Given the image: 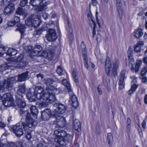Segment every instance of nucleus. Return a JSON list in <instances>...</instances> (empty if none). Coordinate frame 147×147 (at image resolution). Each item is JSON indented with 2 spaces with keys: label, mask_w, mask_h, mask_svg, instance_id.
<instances>
[{
  "label": "nucleus",
  "mask_w": 147,
  "mask_h": 147,
  "mask_svg": "<svg viewBox=\"0 0 147 147\" xmlns=\"http://www.w3.org/2000/svg\"><path fill=\"white\" fill-rule=\"evenodd\" d=\"M46 90L47 93L44 96L42 102L37 103L36 105L40 108L46 107L49 103L54 102L56 99L55 94L56 93L57 90L55 88L50 86L47 88Z\"/></svg>",
  "instance_id": "f257e3e1"
},
{
  "label": "nucleus",
  "mask_w": 147,
  "mask_h": 147,
  "mask_svg": "<svg viewBox=\"0 0 147 147\" xmlns=\"http://www.w3.org/2000/svg\"><path fill=\"white\" fill-rule=\"evenodd\" d=\"M120 64L117 59H114L111 62L110 59L107 57L105 61V71L107 76L110 77L113 75L114 77L117 76V71Z\"/></svg>",
  "instance_id": "f03ea898"
},
{
  "label": "nucleus",
  "mask_w": 147,
  "mask_h": 147,
  "mask_svg": "<svg viewBox=\"0 0 147 147\" xmlns=\"http://www.w3.org/2000/svg\"><path fill=\"white\" fill-rule=\"evenodd\" d=\"M26 115V123L22 122V124L25 131H28L29 128L32 127L33 126H35L37 124V121L34 120L31 117L30 114L27 112ZM26 113L25 111H24L22 109H20V114L22 115L24 113Z\"/></svg>",
  "instance_id": "7ed1b4c3"
},
{
  "label": "nucleus",
  "mask_w": 147,
  "mask_h": 147,
  "mask_svg": "<svg viewBox=\"0 0 147 147\" xmlns=\"http://www.w3.org/2000/svg\"><path fill=\"white\" fill-rule=\"evenodd\" d=\"M25 91V85L22 84L19 86L17 90V95L16 96V101L18 107L22 108H24L26 105L25 102L23 99V94H24Z\"/></svg>",
  "instance_id": "20e7f679"
},
{
  "label": "nucleus",
  "mask_w": 147,
  "mask_h": 147,
  "mask_svg": "<svg viewBox=\"0 0 147 147\" xmlns=\"http://www.w3.org/2000/svg\"><path fill=\"white\" fill-rule=\"evenodd\" d=\"M42 47L39 45H38L35 47L33 50L30 52V55L31 56H34L37 55L40 52L42 53L43 52L45 54L43 55L42 54L41 55H45L49 57H52L53 56V52H50L45 53V51H42Z\"/></svg>",
  "instance_id": "39448f33"
},
{
  "label": "nucleus",
  "mask_w": 147,
  "mask_h": 147,
  "mask_svg": "<svg viewBox=\"0 0 147 147\" xmlns=\"http://www.w3.org/2000/svg\"><path fill=\"white\" fill-rule=\"evenodd\" d=\"M2 98L3 104L5 107H9L15 105L13 99L10 93H7L3 95Z\"/></svg>",
  "instance_id": "423d86ee"
},
{
  "label": "nucleus",
  "mask_w": 147,
  "mask_h": 147,
  "mask_svg": "<svg viewBox=\"0 0 147 147\" xmlns=\"http://www.w3.org/2000/svg\"><path fill=\"white\" fill-rule=\"evenodd\" d=\"M45 94L44 89L41 86H37L34 89V94H35L36 98L40 99L42 102Z\"/></svg>",
  "instance_id": "0eeeda50"
},
{
  "label": "nucleus",
  "mask_w": 147,
  "mask_h": 147,
  "mask_svg": "<svg viewBox=\"0 0 147 147\" xmlns=\"http://www.w3.org/2000/svg\"><path fill=\"white\" fill-rule=\"evenodd\" d=\"M22 125L18 123L12 126L11 127L13 132L17 137H20L24 134Z\"/></svg>",
  "instance_id": "6e6552de"
},
{
  "label": "nucleus",
  "mask_w": 147,
  "mask_h": 147,
  "mask_svg": "<svg viewBox=\"0 0 147 147\" xmlns=\"http://www.w3.org/2000/svg\"><path fill=\"white\" fill-rule=\"evenodd\" d=\"M50 117H56V114L53 111L51 112L49 109H46L42 112L41 118L43 120H48Z\"/></svg>",
  "instance_id": "1a4fd4ad"
},
{
  "label": "nucleus",
  "mask_w": 147,
  "mask_h": 147,
  "mask_svg": "<svg viewBox=\"0 0 147 147\" xmlns=\"http://www.w3.org/2000/svg\"><path fill=\"white\" fill-rule=\"evenodd\" d=\"M55 120L54 121V123L59 127H63L66 125V123L65 118L60 115L57 116Z\"/></svg>",
  "instance_id": "9d476101"
},
{
  "label": "nucleus",
  "mask_w": 147,
  "mask_h": 147,
  "mask_svg": "<svg viewBox=\"0 0 147 147\" xmlns=\"http://www.w3.org/2000/svg\"><path fill=\"white\" fill-rule=\"evenodd\" d=\"M30 4L34 6L41 5L45 6L49 3V0H30Z\"/></svg>",
  "instance_id": "9b49d317"
},
{
  "label": "nucleus",
  "mask_w": 147,
  "mask_h": 147,
  "mask_svg": "<svg viewBox=\"0 0 147 147\" xmlns=\"http://www.w3.org/2000/svg\"><path fill=\"white\" fill-rule=\"evenodd\" d=\"M13 85L12 82H11L7 80L4 81L3 85H2L0 87V92H2L5 89L8 90H11L13 88Z\"/></svg>",
  "instance_id": "f8f14e48"
},
{
  "label": "nucleus",
  "mask_w": 147,
  "mask_h": 147,
  "mask_svg": "<svg viewBox=\"0 0 147 147\" xmlns=\"http://www.w3.org/2000/svg\"><path fill=\"white\" fill-rule=\"evenodd\" d=\"M47 39L49 41H52L57 38V35L55 31L53 29H49L48 33L46 35Z\"/></svg>",
  "instance_id": "ddd939ff"
},
{
  "label": "nucleus",
  "mask_w": 147,
  "mask_h": 147,
  "mask_svg": "<svg viewBox=\"0 0 147 147\" xmlns=\"http://www.w3.org/2000/svg\"><path fill=\"white\" fill-rule=\"evenodd\" d=\"M125 74V70H122L119 76V90H122L124 87L125 83L124 82V80L126 78Z\"/></svg>",
  "instance_id": "4468645a"
},
{
  "label": "nucleus",
  "mask_w": 147,
  "mask_h": 147,
  "mask_svg": "<svg viewBox=\"0 0 147 147\" xmlns=\"http://www.w3.org/2000/svg\"><path fill=\"white\" fill-rule=\"evenodd\" d=\"M54 106L57 107V109H55L53 111L56 114V117L57 116L60 115L64 112L65 107L64 105L62 104H56Z\"/></svg>",
  "instance_id": "2eb2a0df"
},
{
  "label": "nucleus",
  "mask_w": 147,
  "mask_h": 147,
  "mask_svg": "<svg viewBox=\"0 0 147 147\" xmlns=\"http://www.w3.org/2000/svg\"><path fill=\"white\" fill-rule=\"evenodd\" d=\"M15 8V5L13 3H11L9 5H6L4 11V14L6 15H9L13 11Z\"/></svg>",
  "instance_id": "dca6fc26"
},
{
  "label": "nucleus",
  "mask_w": 147,
  "mask_h": 147,
  "mask_svg": "<svg viewBox=\"0 0 147 147\" xmlns=\"http://www.w3.org/2000/svg\"><path fill=\"white\" fill-rule=\"evenodd\" d=\"M74 128L75 130L78 132V135H80L81 133V125L79 120L76 119H75L73 121Z\"/></svg>",
  "instance_id": "f3484780"
},
{
  "label": "nucleus",
  "mask_w": 147,
  "mask_h": 147,
  "mask_svg": "<svg viewBox=\"0 0 147 147\" xmlns=\"http://www.w3.org/2000/svg\"><path fill=\"white\" fill-rule=\"evenodd\" d=\"M54 134L56 136L55 138H64L67 135V133L65 131L61 129H57L55 131Z\"/></svg>",
  "instance_id": "a211bd4d"
},
{
  "label": "nucleus",
  "mask_w": 147,
  "mask_h": 147,
  "mask_svg": "<svg viewBox=\"0 0 147 147\" xmlns=\"http://www.w3.org/2000/svg\"><path fill=\"white\" fill-rule=\"evenodd\" d=\"M116 1L117 11L119 17L121 18L123 15L122 8L121 7L122 4L121 3V0H116Z\"/></svg>",
  "instance_id": "6ab92c4d"
},
{
  "label": "nucleus",
  "mask_w": 147,
  "mask_h": 147,
  "mask_svg": "<svg viewBox=\"0 0 147 147\" xmlns=\"http://www.w3.org/2000/svg\"><path fill=\"white\" fill-rule=\"evenodd\" d=\"M28 72L26 71L23 73L21 74L18 76V80L19 82H23L26 81L28 76Z\"/></svg>",
  "instance_id": "aec40b11"
},
{
  "label": "nucleus",
  "mask_w": 147,
  "mask_h": 147,
  "mask_svg": "<svg viewBox=\"0 0 147 147\" xmlns=\"http://www.w3.org/2000/svg\"><path fill=\"white\" fill-rule=\"evenodd\" d=\"M30 17H31L34 26L39 27L41 23V21L39 16L36 15H34L32 16H31Z\"/></svg>",
  "instance_id": "412c9836"
},
{
  "label": "nucleus",
  "mask_w": 147,
  "mask_h": 147,
  "mask_svg": "<svg viewBox=\"0 0 147 147\" xmlns=\"http://www.w3.org/2000/svg\"><path fill=\"white\" fill-rule=\"evenodd\" d=\"M64 138H55L54 140L55 142H56L62 146H65L68 143V141Z\"/></svg>",
  "instance_id": "4be33fe9"
},
{
  "label": "nucleus",
  "mask_w": 147,
  "mask_h": 147,
  "mask_svg": "<svg viewBox=\"0 0 147 147\" xmlns=\"http://www.w3.org/2000/svg\"><path fill=\"white\" fill-rule=\"evenodd\" d=\"M142 64V61L140 60L137 61L136 64L134 67H132L131 68V70L133 72H134V70L136 73L138 72L140 69Z\"/></svg>",
  "instance_id": "5701e85b"
},
{
  "label": "nucleus",
  "mask_w": 147,
  "mask_h": 147,
  "mask_svg": "<svg viewBox=\"0 0 147 147\" xmlns=\"http://www.w3.org/2000/svg\"><path fill=\"white\" fill-rule=\"evenodd\" d=\"M17 26L18 28L16 30L20 31L22 36L24 35V32L25 29V27L24 25L19 24L17 25Z\"/></svg>",
  "instance_id": "b1692460"
},
{
  "label": "nucleus",
  "mask_w": 147,
  "mask_h": 147,
  "mask_svg": "<svg viewBox=\"0 0 147 147\" xmlns=\"http://www.w3.org/2000/svg\"><path fill=\"white\" fill-rule=\"evenodd\" d=\"M30 110L32 114L33 117L35 118H37L38 112L36 107L34 106H31L30 108Z\"/></svg>",
  "instance_id": "393cba45"
},
{
  "label": "nucleus",
  "mask_w": 147,
  "mask_h": 147,
  "mask_svg": "<svg viewBox=\"0 0 147 147\" xmlns=\"http://www.w3.org/2000/svg\"><path fill=\"white\" fill-rule=\"evenodd\" d=\"M26 96L28 99L30 101L35 100L36 98V96L34 94V92L33 93L31 92L30 90L27 94Z\"/></svg>",
  "instance_id": "a878e982"
},
{
  "label": "nucleus",
  "mask_w": 147,
  "mask_h": 147,
  "mask_svg": "<svg viewBox=\"0 0 147 147\" xmlns=\"http://www.w3.org/2000/svg\"><path fill=\"white\" fill-rule=\"evenodd\" d=\"M17 53V51L13 48H9L7 51L6 54L10 56L15 55Z\"/></svg>",
  "instance_id": "bb28decb"
},
{
  "label": "nucleus",
  "mask_w": 147,
  "mask_h": 147,
  "mask_svg": "<svg viewBox=\"0 0 147 147\" xmlns=\"http://www.w3.org/2000/svg\"><path fill=\"white\" fill-rule=\"evenodd\" d=\"M107 141L109 146L111 147L113 142V137L112 134L110 133L107 134Z\"/></svg>",
  "instance_id": "cd10ccee"
},
{
  "label": "nucleus",
  "mask_w": 147,
  "mask_h": 147,
  "mask_svg": "<svg viewBox=\"0 0 147 147\" xmlns=\"http://www.w3.org/2000/svg\"><path fill=\"white\" fill-rule=\"evenodd\" d=\"M143 33L141 29H138L134 33V36L137 38H139L142 36Z\"/></svg>",
  "instance_id": "c85d7f7f"
},
{
  "label": "nucleus",
  "mask_w": 147,
  "mask_h": 147,
  "mask_svg": "<svg viewBox=\"0 0 147 147\" xmlns=\"http://www.w3.org/2000/svg\"><path fill=\"white\" fill-rule=\"evenodd\" d=\"M81 47L82 50V56H84V54H85L86 56H87V51L86 46L84 42L83 41H82L81 42Z\"/></svg>",
  "instance_id": "c756f323"
},
{
  "label": "nucleus",
  "mask_w": 147,
  "mask_h": 147,
  "mask_svg": "<svg viewBox=\"0 0 147 147\" xmlns=\"http://www.w3.org/2000/svg\"><path fill=\"white\" fill-rule=\"evenodd\" d=\"M62 83L63 85L66 87L69 92H71L72 89L70 86L68 82L65 79H63L62 81Z\"/></svg>",
  "instance_id": "7c9ffc66"
},
{
  "label": "nucleus",
  "mask_w": 147,
  "mask_h": 147,
  "mask_svg": "<svg viewBox=\"0 0 147 147\" xmlns=\"http://www.w3.org/2000/svg\"><path fill=\"white\" fill-rule=\"evenodd\" d=\"M25 23L28 26H34V25L33 24L32 20L31 17H30L25 21Z\"/></svg>",
  "instance_id": "2f4dec72"
},
{
  "label": "nucleus",
  "mask_w": 147,
  "mask_h": 147,
  "mask_svg": "<svg viewBox=\"0 0 147 147\" xmlns=\"http://www.w3.org/2000/svg\"><path fill=\"white\" fill-rule=\"evenodd\" d=\"M88 19L89 20V24L90 23L91 24H93V23L95 24V22L93 20V17L92 15V14L90 11H89L87 14Z\"/></svg>",
  "instance_id": "473e14b6"
},
{
  "label": "nucleus",
  "mask_w": 147,
  "mask_h": 147,
  "mask_svg": "<svg viewBox=\"0 0 147 147\" xmlns=\"http://www.w3.org/2000/svg\"><path fill=\"white\" fill-rule=\"evenodd\" d=\"M27 62L26 61H22L19 62L17 65V67L18 68H22L26 66Z\"/></svg>",
  "instance_id": "72a5a7b5"
},
{
  "label": "nucleus",
  "mask_w": 147,
  "mask_h": 147,
  "mask_svg": "<svg viewBox=\"0 0 147 147\" xmlns=\"http://www.w3.org/2000/svg\"><path fill=\"white\" fill-rule=\"evenodd\" d=\"M137 88V85L136 84L132 85L130 89L129 90V95H131V94H133Z\"/></svg>",
  "instance_id": "f704fd0d"
},
{
  "label": "nucleus",
  "mask_w": 147,
  "mask_h": 147,
  "mask_svg": "<svg viewBox=\"0 0 147 147\" xmlns=\"http://www.w3.org/2000/svg\"><path fill=\"white\" fill-rule=\"evenodd\" d=\"M11 3H13L11 2V0H2L0 2V5H7Z\"/></svg>",
  "instance_id": "c9c22d12"
},
{
  "label": "nucleus",
  "mask_w": 147,
  "mask_h": 147,
  "mask_svg": "<svg viewBox=\"0 0 147 147\" xmlns=\"http://www.w3.org/2000/svg\"><path fill=\"white\" fill-rule=\"evenodd\" d=\"M129 63H130L131 66H133L134 63V59L133 58V52H131L129 55Z\"/></svg>",
  "instance_id": "e433bc0d"
},
{
  "label": "nucleus",
  "mask_w": 147,
  "mask_h": 147,
  "mask_svg": "<svg viewBox=\"0 0 147 147\" xmlns=\"http://www.w3.org/2000/svg\"><path fill=\"white\" fill-rule=\"evenodd\" d=\"M84 55V56L83 57V58L84 61V64L85 67L87 69H88V58L87 56H86L85 54Z\"/></svg>",
  "instance_id": "4c0bfd02"
},
{
  "label": "nucleus",
  "mask_w": 147,
  "mask_h": 147,
  "mask_svg": "<svg viewBox=\"0 0 147 147\" xmlns=\"http://www.w3.org/2000/svg\"><path fill=\"white\" fill-rule=\"evenodd\" d=\"M72 74L74 82L77 83L79 82V80L78 79V76L77 75L76 72L74 70L73 71Z\"/></svg>",
  "instance_id": "58836bf2"
},
{
  "label": "nucleus",
  "mask_w": 147,
  "mask_h": 147,
  "mask_svg": "<svg viewBox=\"0 0 147 147\" xmlns=\"http://www.w3.org/2000/svg\"><path fill=\"white\" fill-rule=\"evenodd\" d=\"M43 82L45 84L48 85L52 84L53 82V80L52 79L48 78L45 79Z\"/></svg>",
  "instance_id": "ea45409f"
},
{
  "label": "nucleus",
  "mask_w": 147,
  "mask_h": 147,
  "mask_svg": "<svg viewBox=\"0 0 147 147\" xmlns=\"http://www.w3.org/2000/svg\"><path fill=\"white\" fill-rule=\"evenodd\" d=\"M24 12V11L22 9L21 7H19L17 9L15 13V15H22Z\"/></svg>",
  "instance_id": "a19ab883"
},
{
  "label": "nucleus",
  "mask_w": 147,
  "mask_h": 147,
  "mask_svg": "<svg viewBox=\"0 0 147 147\" xmlns=\"http://www.w3.org/2000/svg\"><path fill=\"white\" fill-rule=\"evenodd\" d=\"M56 72L59 76H61L63 74V71L60 66H58Z\"/></svg>",
  "instance_id": "79ce46f5"
},
{
  "label": "nucleus",
  "mask_w": 147,
  "mask_h": 147,
  "mask_svg": "<svg viewBox=\"0 0 147 147\" xmlns=\"http://www.w3.org/2000/svg\"><path fill=\"white\" fill-rule=\"evenodd\" d=\"M90 25L91 28H93L92 35L93 37H94L96 34L95 28H96V26L95 24H94V23H93V24H91L90 23Z\"/></svg>",
  "instance_id": "37998d69"
},
{
  "label": "nucleus",
  "mask_w": 147,
  "mask_h": 147,
  "mask_svg": "<svg viewBox=\"0 0 147 147\" xmlns=\"http://www.w3.org/2000/svg\"><path fill=\"white\" fill-rule=\"evenodd\" d=\"M72 137L73 136L72 135L67 134L64 138L67 141H68V142H70L72 141Z\"/></svg>",
  "instance_id": "c03bdc74"
},
{
  "label": "nucleus",
  "mask_w": 147,
  "mask_h": 147,
  "mask_svg": "<svg viewBox=\"0 0 147 147\" xmlns=\"http://www.w3.org/2000/svg\"><path fill=\"white\" fill-rule=\"evenodd\" d=\"M0 45V57L2 56L5 53V48L4 46Z\"/></svg>",
  "instance_id": "a18cd8bd"
},
{
  "label": "nucleus",
  "mask_w": 147,
  "mask_h": 147,
  "mask_svg": "<svg viewBox=\"0 0 147 147\" xmlns=\"http://www.w3.org/2000/svg\"><path fill=\"white\" fill-rule=\"evenodd\" d=\"M12 20H13V22L15 23V24H16L17 25L18 24H20L19 22L20 21V19L19 17L15 16Z\"/></svg>",
  "instance_id": "49530a36"
},
{
  "label": "nucleus",
  "mask_w": 147,
  "mask_h": 147,
  "mask_svg": "<svg viewBox=\"0 0 147 147\" xmlns=\"http://www.w3.org/2000/svg\"><path fill=\"white\" fill-rule=\"evenodd\" d=\"M147 72V67H144L141 70V76H144Z\"/></svg>",
  "instance_id": "de8ad7c7"
},
{
  "label": "nucleus",
  "mask_w": 147,
  "mask_h": 147,
  "mask_svg": "<svg viewBox=\"0 0 147 147\" xmlns=\"http://www.w3.org/2000/svg\"><path fill=\"white\" fill-rule=\"evenodd\" d=\"M23 56L22 55L20 54L18 56V57L15 59L16 61L17 62H20L23 61Z\"/></svg>",
  "instance_id": "09e8293b"
},
{
  "label": "nucleus",
  "mask_w": 147,
  "mask_h": 147,
  "mask_svg": "<svg viewBox=\"0 0 147 147\" xmlns=\"http://www.w3.org/2000/svg\"><path fill=\"white\" fill-rule=\"evenodd\" d=\"M141 48L140 46H138L136 45L134 47V51L136 53L140 52L141 51Z\"/></svg>",
  "instance_id": "8fccbe9b"
},
{
  "label": "nucleus",
  "mask_w": 147,
  "mask_h": 147,
  "mask_svg": "<svg viewBox=\"0 0 147 147\" xmlns=\"http://www.w3.org/2000/svg\"><path fill=\"white\" fill-rule=\"evenodd\" d=\"M28 0H22L20 3V5L22 7H24L28 3Z\"/></svg>",
  "instance_id": "3c124183"
},
{
  "label": "nucleus",
  "mask_w": 147,
  "mask_h": 147,
  "mask_svg": "<svg viewBox=\"0 0 147 147\" xmlns=\"http://www.w3.org/2000/svg\"><path fill=\"white\" fill-rule=\"evenodd\" d=\"M44 24H45L46 25L47 28H49L51 27H53L54 26V25L53 22H50L47 24L46 23Z\"/></svg>",
  "instance_id": "603ef678"
},
{
  "label": "nucleus",
  "mask_w": 147,
  "mask_h": 147,
  "mask_svg": "<svg viewBox=\"0 0 147 147\" xmlns=\"http://www.w3.org/2000/svg\"><path fill=\"white\" fill-rule=\"evenodd\" d=\"M69 31L70 34L69 36V38L71 40H72L73 39V34L72 33V30L71 28H70L69 27Z\"/></svg>",
  "instance_id": "864d4df0"
},
{
  "label": "nucleus",
  "mask_w": 147,
  "mask_h": 147,
  "mask_svg": "<svg viewBox=\"0 0 147 147\" xmlns=\"http://www.w3.org/2000/svg\"><path fill=\"white\" fill-rule=\"evenodd\" d=\"M96 21L99 27H100L101 24L102 23L103 21L102 20L101 18L98 19L97 17H96Z\"/></svg>",
  "instance_id": "5fc2aeb1"
},
{
  "label": "nucleus",
  "mask_w": 147,
  "mask_h": 147,
  "mask_svg": "<svg viewBox=\"0 0 147 147\" xmlns=\"http://www.w3.org/2000/svg\"><path fill=\"white\" fill-rule=\"evenodd\" d=\"M25 134H26V139L28 140H30L32 138V136L30 132L27 131L26 133Z\"/></svg>",
  "instance_id": "6e6d98bb"
},
{
  "label": "nucleus",
  "mask_w": 147,
  "mask_h": 147,
  "mask_svg": "<svg viewBox=\"0 0 147 147\" xmlns=\"http://www.w3.org/2000/svg\"><path fill=\"white\" fill-rule=\"evenodd\" d=\"M47 29V26H46V25L44 24L43 26H42L39 29V30H40V31L42 32L46 30Z\"/></svg>",
  "instance_id": "4d7b16f0"
},
{
  "label": "nucleus",
  "mask_w": 147,
  "mask_h": 147,
  "mask_svg": "<svg viewBox=\"0 0 147 147\" xmlns=\"http://www.w3.org/2000/svg\"><path fill=\"white\" fill-rule=\"evenodd\" d=\"M7 25L8 26L12 27L15 24L14 22L12 20L11 21H9L7 23Z\"/></svg>",
  "instance_id": "13d9d810"
},
{
  "label": "nucleus",
  "mask_w": 147,
  "mask_h": 147,
  "mask_svg": "<svg viewBox=\"0 0 147 147\" xmlns=\"http://www.w3.org/2000/svg\"><path fill=\"white\" fill-rule=\"evenodd\" d=\"M72 107L75 108L78 107V101L73 102H72Z\"/></svg>",
  "instance_id": "bf43d9fd"
},
{
  "label": "nucleus",
  "mask_w": 147,
  "mask_h": 147,
  "mask_svg": "<svg viewBox=\"0 0 147 147\" xmlns=\"http://www.w3.org/2000/svg\"><path fill=\"white\" fill-rule=\"evenodd\" d=\"M42 32L39 30L38 29V30H36L34 32V34L35 36L36 35H40L42 33Z\"/></svg>",
  "instance_id": "052dcab7"
},
{
  "label": "nucleus",
  "mask_w": 147,
  "mask_h": 147,
  "mask_svg": "<svg viewBox=\"0 0 147 147\" xmlns=\"http://www.w3.org/2000/svg\"><path fill=\"white\" fill-rule=\"evenodd\" d=\"M71 100L72 102L78 101L77 97L75 95H73L71 96Z\"/></svg>",
  "instance_id": "680f3d73"
},
{
  "label": "nucleus",
  "mask_w": 147,
  "mask_h": 147,
  "mask_svg": "<svg viewBox=\"0 0 147 147\" xmlns=\"http://www.w3.org/2000/svg\"><path fill=\"white\" fill-rule=\"evenodd\" d=\"M6 126V125L5 123L0 121V128L4 129Z\"/></svg>",
  "instance_id": "e2e57ef3"
},
{
  "label": "nucleus",
  "mask_w": 147,
  "mask_h": 147,
  "mask_svg": "<svg viewBox=\"0 0 147 147\" xmlns=\"http://www.w3.org/2000/svg\"><path fill=\"white\" fill-rule=\"evenodd\" d=\"M7 80L10 81L11 82H14L16 80L15 77H13L9 78Z\"/></svg>",
  "instance_id": "0e129e2a"
},
{
  "label": "nucleus",
  "mask_w": 147,
  "mask_h": 147,
  "mask_svg": "<svg viewBox=\"0 0 147 147\" xmlns=\"http://www.w3.org/2000/svg\"><path fill=\"white\" fill-rule=\"evenodd\" d=\"M43 18L45 20L47 19L49 17V15L47 13H44L42 16Z\"/></svg>",
  "instance_id": "69168bd1"
},
{
  "label": "nucleus",
  "mask_w": 147,
  "mask_h": 147,
  "mask_svg": "<svg viewBox=\"0 0 147 147\" xmlns=\"http://www.w3.org/2000/svg\"><path fill=\"white\" fill-rule=\"evenodd\" d=\"M141 79L142 82L143 83H145L147 81V78L146 77L141 76Z\"/></svg>",
  "instance_id": "338daca9"
},
{
  "label": "nucleus",
  "mask_w": 147,
  "mask_h": 147,
  "mask_svg": "<svg viewBox=\"0 0 147 147\" xmlns=\"http://www.w3.org/2000/svg\"><path fill=\"white\" fill-rule=\"evenodd\" d=\"M37 77L39 79H42L43 78V76L42 74H39L37 75Z\"/></svg>",
  "instance_id": "774afa93"
}]
</instances>
